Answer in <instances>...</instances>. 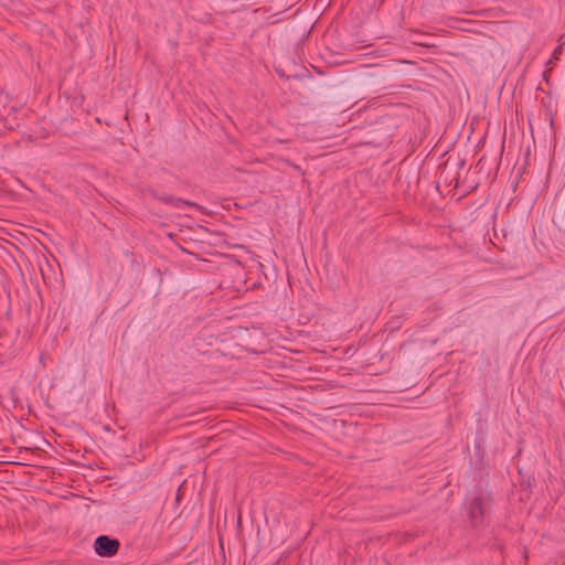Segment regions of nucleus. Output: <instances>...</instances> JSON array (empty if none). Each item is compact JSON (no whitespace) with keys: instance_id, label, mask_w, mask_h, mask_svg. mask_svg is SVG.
<instances>
[{"instance_id":"obj_1","label":"nucleus","mask_w":565,"mask_h":565,"mask_svg":"<svg viewBox=\"0 0 565 565\" xmlns=\"http://www.w3.org/2000/svg\"><path fill=\"white\" fill-rule=\"evenodd\" d=\"M119 543L117 540L109 539L108 536H98L95 541V552L99 556L109 557L117 553Z\"/></svg>"},{"instance_id":"obj_2","label":"nucleus","mask_w":565,"mask_h":565,"mask_svg":"<svg viewBox=\"0 0 565 565\" xmlns=\"http://www.w3.org/2000/svg\"><path fill=\"white\" fill-rule=\"evenodd\" d=\"M487 500L483 497H476L469 504V518L473 525H478L486 512Z\"/></svg>"}]
</instances>
